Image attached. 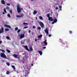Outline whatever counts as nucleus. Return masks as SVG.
Here are the masks:
<instances>
[{
	"label": "nucleus",
	"instance_id": "nucleus-1",
	"mask_svg": "<svg viewBox=\"0 0 77 77\" xmlns=\"http://www.w3.org/2000/svg\"><path fill=\"white\" fill-rule=\"evenodd\" d=\"M0 56L2 57H3V58H5V59H8L7 57H6V55H5V54L4 53H1L0 54Z\"/></svg>",
	"mask_w": 77,
	"mask_h": 77
},
{
	"label": "nucleus",
	"instance_id": "nucleus-2",
	"mask_svg": "<svg viewBox=\"0 0 77 77\" xmlns=\"http://www.w3.org/2000/svg\"><path fill=\"white\" fill-rule=\"evenodd\" d=\"M38 23L42 28H44V25L43 23L42 22L39 21L38 22Z\"/></svg>",
	"mask_w": 77,
	"mask_h": 77
},
{
	"label": "nucleus",
	"instance_id": "nucleus-3",
	"mask_svg": "<svg viewBox=\"0 0 77 77\" xmlns=\"http://www.w3.org/2000/svg\"><path fill=\"white\" fill-rule=\"evenodd\" d=\"M17 11L18 14H20V12H21V8H20V7L18 5L17 6Z\"/></svg>",
	"mask_w": 77,
	"mask_h": 77
},
{
	"label": "nucleus",
	"instance_id": "nucleus-4",
	"mask_svg": "<svg viewBox=\"0 0 77 77\" xmlns=\"http://www.w3.org/2000/svg\"><path fill=\"white\" fill-rule=\"evenodd\" d=\"M3 32H4V29L2 27L1 28V29L0 28V33H3Z\"/></svg>",
	"mask_w": 77,
	"mask_h": 77
},
{
	"label": "nucleus",
	"instance_id": "nucleus-5",
	"mask_svg": "<svg viewBox=\"0 0 77 77\" xmlns=\"http://www.w3.org/2000/svg\"><path fill=\"white\" fill-rule=\"evenodd\" d=\"M44 31L47 35L48 34V28H46V29L44 30Z\"/></svg>",
	"mask_w": 77,
	"mask_h": 77
},
{
	"label": "nucleus",
	"instance_id": "nucleus-6",
	"mask_svg": "<svg viewBox=\"0 0 77 77\" xmlns=\"http://www.w3.org/2000/svg\"><path fill=\"white\" fill-rule=\"evenodd\" d=\"M16 17H17V18H20V17H24V14H22L20 15H17Z\"/></svg>",
	"mask_w": 77,
	"mask_h": 77
},
{
	"label": "nucleus",
	"instance_id": "nucleus-7",
	"mask_svg": "<svg viewBox=\"0 0 77 77\" xmlns=\"http://www.w3.org/2000/svg\"><path fill=\"white\" fill-rule=\"evenodd\" d=\"M24 48L27 51H30V50L28 48V46H24Z\"/></svg>",
	"mask_w": 77,
	"mask_h": 77
},
{
	"label": "nucleus",
	"instance_id": "nucleus-8",
	"mask_svg": "<svg viewBox=\"0 0 77 77\" xmlns=\"http://www.w3.org/2000/svg\"><path fill=\"white\" fill-rule=\"evenodd\" d=\"M4 26L5 27H7L8 28H9L10 29V28H11V26L7 24L4 25Z\"/></svg>",
	"mask_w": 77,
	"mask_h": 77
},
{
	"label": "nucleus",
	"instance_id": "nucleus-9",
	"mask_svg": "<svg viewBox=\"0 0 77 77\" xmlns=\"http://www.w3.org/2000/svg\"><path fill=\"white\" fill-rule=\"evenodd\" d=\"M13 56L15 58H20V57H18V55L16 54H13Z\"/></svg>",
	"mask_w": 77,
	"mask_h": 77
},
{
	"label": "nucleus",
	"instance_id": "nucleus-10",
	"mask_svg": "<svg viewBox=\"0 0 77 77\" xmlns=\"http://www.w3.org/2000/svg\"><path fill=\"white\" fill-rule=\"evenodd\" d=\"M24 34H21L20 35V39H22L24 37Z\"/></svg>",
	"mask_w": 77,
	"mask_h": 77
},
{
	"label": "nucleus",
	"instance_id": "nucleus-11",
	"mask_svg": "<svg viewBox=\"0 0 77 77\" xmlns=\"http://www.w3.org/2000/svg\"><path fill=\"white\" fill-rule=\"evenodd\" d=\"M48 20L49 21H53V18L51 17H48Z\"/></svg>",
	"mask_w": 77,
	"mask_h": 77
},
{
	"label": "nucleus",
	"instance_id": "nucleus-12",
	"mask_svg": "<svg viewBox=\"0 0 77 77\" xmlns=\"http://www.w3.org/2000/svg\"><path fill=\"white\" fill-rule=\"evenodd\" d=\"M44 43L45 44V45H47V39H46L44 41Z\"/></svg>",
	"mask_w": 77,
	"mask_h": 77
},
{
	"label": "nucleus",
	"instance_id": "nucleus-13",
	"mask_svg": "<svg viewBox=\"0 0 77 77\" xmlns=\"http://www.w3.org/2000/svg\"><path fill=\"white\" fill-rule=\"evenodd\" d=\"M1 3L3 5H5V2L4 0H2Z\"/></svg>",
	"mask_w": 77,
	"mask_h": 77
},
{
	"label": "nucleus",
	"instance_id": "nucleus-14",
	"mask_svg": "<svg viewBox=\"0 0 77 77\" xmlns=\"http://www.w3.org/2000/svg\"><path fill=\"white\" fill-rule=\"evenodd\" d=\"M38 52L39 53L40 55H41V56H42V52L41 51H38Z\"/></svg>",
	"mask_w": 77,
	"mask_h": 77
},
{
	"label": "nucleus",
	"instance_id": "nucleus-15",
	"mask_svg": "<svg viewBox=\"0 0 77 77\" xmlns=\"http://www.w3.org/2000/svg\"><path fill=\"white\" fill-rule=\"evenodd\" d=\"M37 12H37V11H36V10H34V11L33 14H34V15H35V14H37Z\"/></svg>",
	"mask_w": 77,
	"mask_h": 77
},
{
	"label": "nucleus",
	"instance_id": "nucleus-16",
	"mask_svg": "<svg viewBox=\"0 0 77 77\" xmlns=\"http://www.w3.org/2000/svg\"><path fill=\"white\" fill-rule=\"evenodd\" d=\"M42 35H38V38H42Z\"/></svg>",
	"mask_w": 77,
	"mask_h": 77
},
{
	"label": "nucleus",
	"instance_id": "nucleus-17",
	"mask_svg": "<svg viewBox=\"0 0 77 77\" xmlns=\"http://www.w3.org/2000/svg\"><path fill=\"white\" fill-rule=\"evenodd\" d=\"M57 21V20L56 19H54V22L55 23H56Z\"/></svg>",
	"mask_w": 77,
	"mask_h": 77
},
{
	"label": "nucleus",
	"instance_id": "nucleus-18",
	"mask_svg": "<svg viewBox=\"0 0 77 77\" xmlns=\"http://www.w3.org/2000/svg\"><path fill=\"white\" fill-rule=\"evenodd\" d=\"M6 38L7 39H9V40H11V39L9 37H8V36H7L6 37Z\"/></svg>",
	"mask_w": 77,
	"mask_h": 77
},
{
	"label": "nucleus",
	"instance_id": "nucleus-19",
	"mask_svg": "<svg viewBox=\"0 0 77 77\" xmlns=\"http://www.w3.org/2000/svg\"><path fill=\"white\" fill-rule=\"evenodd\" d=\"M11 66L12 68H13L14 69V70L15 69V66L14 65H12Z\"/></svg>",
	"mask_w": 77,
	"mask_h": 77
},
{
	"label": "nucleus",
	"instance_id": "nucleus-20",
	"mask_svg": "<svg viewBox=\"0 0 77 77\" xmlns=\"http://www.w3.org/2000/svg\"><path fill=\"white\" fill-rule=\"evenodd\" d=\"M39 18L40 20H43V18L41 16H39Z\"/></svg>",
	"mask_w": 77,
	"mask_h": 77
},
{
	"label": "nucleus",
	"instance_id": "nucleus-21",
	"mask_svg": "<svg viewBox=\"0 0 77 77\" xmlns=\"http://www.w3.org/2000/svg\"><path fill=\"white\" fill-rule=\"evenodd\" d=\"M29 49L30 51H33V48L32 47H31Z\"/></svg>",
	"mask_w": 77,
	"mask_h": 77
},
{
	"label": "nucleus",
	"instance_id": "nucleus-22",
	"mask_svg": "<svg viewBox=\"0 0 77 77\" xmlns=\"http://www.w3.org/2000/svg\"><path fill=\"white\" fill-rule=\"evenodd\" d=\"M6 9L8 10V11H9V7L7 6L6 7Z\"/></svg>",
	"mask_w": 77,
	"mask_h": 77
},
{
	"label": "nucleus",
	"instance_id": "nucleus-23",
	"mask_svg": "<svg viewBox=\"0 0 77 77\" xmlns=\"http://www.w3.org/2000/svg\"><path fill=\"white\" fill-rule=\"evenodd\" d=\"M4 12H5V13H6L7 12L6 11V8H5L4 9Z\"/></svg>",
	"mask_w": 77,
	"mask_h": 77
},
{
	"label": "nucleus",
	"instance_id": "nucleus-24",
	"mask_svg": "<svg viewBox=\"0 0 77 77\" xmlns=\"http://www.w3.org/2000/svg\"><path fill=\"white\" fill-rule=\"evenodd\" d=\"M15 30H16V31H17V30H18V28L17 27H16L15 28Z\"/></svg>",
	"mask_w": 77,
	"mask_h": 77
},
{
	"label": "nucleus",
	"instance_id": "nucleus-25",
	"mask_svg": "<svg viewBox=\"0 0 77 77\" xmlns=\"http://www.w3.org/2000/svg\"><path fill=\"white\" fill-rule=\"evenodd\" d=\"M6 51L8 52V53H10L11 52V51L8 49H6Z\"/></svg>",
	"mask_w": 77,
	"mask_h": 77
},
{
	"label": "nucleus",
	"instance_id": "nucleus-26",
	"mask_svg": "<svg viewBox=\"0 0 77 77\" xmlns=\"http://www.w3.org/2000/svg\"><path fill=\"white\" fill-rule=\"evenodd\" d=\"M20 31H21V29H18L17 31V33H20Z\"/></svg>",
	"mask_w": 77,
	"mask_h": 77
},
{
	"label": "nucleus",
	"instance_id": "nucleus-27",
	"mask_svg": "<svg viewBox=\"0 0 77 77\" xmlns=\"http://www.w3.org/2000/svg\"><path fill=\"white\" fill-rule=\"evenodd\" d=\"M47 17H48V18L50 17V14L48 13L47 14Z\"/></svg>",
	"mask_w": 77,
	"mask_h": 77
},
{
	"label": "nucleus",
	"instance_id": "nucleus-28",
	"mask_svg": "<svg viewBox=\"0 0 77 77\" xmlns=\"http://www.w3.org/2000/svg\"><path fill=\"white\" fill-rule=\"evenodd\" d=\"M7 16L8 17H9L10 18H11V15H10V14H8L7 15Z\"/></svg>",
	"mask_w": 77,
	"mask_h": 77
},
{
	"label": "nucleus",
	"instance_id": "nucleus-29",
	"mask_svg": "<svg viewBox=\"0 0 77 77\" xmlns=\"http://www.w3.org/2000/svg\"><path fill=\"white\" fill-rule=\"evenodd\" d=\"M9 12L10 13H11V14H12V10H10Z\"/></svg>",
	"mask_w": 77,
	"mask_h": 77
},
{
	"label": "nucleus",
	"instance_id": "nucleus-30",
	"mask_svg": "<svg viewBox=\"0 0 77 77\" xmlns=\"http://www.w3.org/2000/svg\"><path fill=\"white\" fill-rule=\"evenodd\" d=\"M21 43L22 44H24V42L23 41L21 42Z\"/></svg>",
	"mask_w": 77,
	"mask_h": 77
},
{
	"label": "nucleus",
	"instance_id": "nucleus-31",
	"mask_svg": "<svg viewBox=\"0 0 77 77\" xmlns=\"http://www.w3.org/2000/svg\"><path fill=\"white\" fill-rule=\"evenodd\" d=\"M6 73V74H9V71H7Z\"/></svg>",
	"mask_w": 77,
	"mask_h": 77
},
{
	"label": "nucleus",
	"instance_id": "nucleus-32",
	"mask_svg": "<svg viewBox=\"0 0 77 77\" xmlns=\"http://www.w3.org/2000/svg\"><path fill=\"white\" fill-rule=\"evenodd\" d=\"M5 31H9V29H8V28H7V29H5Z\"/></svg>",
	"mask_w": 77,
	"mask_h": 77
},
{
	"label": "nucleus",
	"instance_id": "nucleus-33",
	"mask_svg": "<svg viewBox=\"0 0 77 77\" xmlns=\"http://www.w3.org/2000/svg\"><path fill=\"white\" fill-rule=\"evenodd\" d=\"M41 28L40 27H38V30H41Z\"/></svg>",
	"mask_w": 77,
	"mask_h": 77
},
{
	"label": "nucleus",
	"instance_id": "nucleus-34",
	"mask_svg": "<svg viewBox=\"0 0 77 77\" xmlns=\"http://www.w3.org/2000/svg\"><path fill=\"white\" fill-rule=\"evenodd\" d=\"M69 32L70 34H72V32L71 31H69Z\"/></svg>",
	"mask_w": 77,
	"mask_h": 77
},
{
	"label": "nucleus",
	"instance_id": "nucleus-35",
	"mask_svg": "<svg viewBox=\"0 0 77 77\" xmlns=\"http://www.w3.org/2000/svg\"><path fill=\"white\" fill-rule=\"evenodd\" d=\"M6 64H7V65H8V66H9V65H10V64H9V63H8L7 62L6 63Z\"/></svg>",
	"mask_w": 77,
	"mask_h": 77
},
{
	"label": "nucleus",
	"instance_id": "nucleus-36",
	"mask_svg": "<svg viewBox=\"0 0 77 77\" xmlns=\"http://www.w3.org/2000/svg\"><path fill=\"white\" fill-rule=\"evenodd\" d=\"M23 24H24V25H25V24H27L26 25V26H27V23H25V22L23 23Z\"/></svg>",
	"mask_w": 77,
	"mask_h": 77
},
{
	"label": "nucleus",
	"instance_id": "nucleus-37",
	"mask_svg": "<svg viewBox=\"0 0 77 77\" xmlns=\"http://www.w3.org/2000/svg\"><path fill=\"white\" fill-rule=\"evenodd\" d=\"M32 28L33 29H36V26H33Z\"/></svg>",
	"mask_w": 77,
	"mask_h": 77
},
{
	"label": "nucleus",
	"instance_id": "nucleus-38",
	"mask_svg": "<svg viewBox=\"0 0 77 77\" xmlns=\"http://www.w3.org/2000/svg\"><path fill=\"white\" fill-rule=\"evenodd\" d=\"M1 51L2 52H3V53H5V51L3 50H1Z\"/></svg>",
	"mask_w": 77,
	"mask_h": 77
},
{
	"label": "nucleus",
	"instance_id": "nucleus-39",
	"mask_svg": "<svg viewBox=\"0 0 77 77\" xmlns=\"http://www.w3.org/2000/svg\"><path fill=\"white\" fill-rule=\"evenodd\" d=\"M27 28H28V27H27V26H25L23 27V29H27Z\"/></svg>",
	"mask_w": 77,
	"mask_h": 77
},
{
	"label": "nucleus",
	"instance_id": "nucleus-40",
	"mask_svg": "<svg viewBox=\"0 0 77 77\" xmlns=\"http://www.w3.org/2000/svg\"><path fill=\"white\" fill-rule=\"evenodd\" d=\"M24 76H25V77H27V74L25 75H23Z\"/></svg>",
	"mask_w": 77,
	"mask_h": 77
},
{
	"label": "nucleus",
	"instance_id": "nucleus-41",
	"mask_svg": "<svg viewBox=\"0 0 77 77\" xmlns=\"http://www.w3.org/2000/svg\"><path fill=\"white\" fill-rule=\"evenodd\" d=\"M7 5L8 6H10V4L7 3Z\"/></svg>",
	"mask_w": 77,
	"mask_h": 77
},
{
	"label": "nucleus",
	"instance_id": "nucleus-42",
	"mask_svg": "<svg viewBox=\"0 0 77 77\" xmlns=\"http://www.w3.org/2000/svg\"><path fill=\"white\" fill-rule=\"evenodd\" d=\"M37 41V39H36V38H35V42H36V41Z\"/></svg>",
	"mask_w": 77,
	"mask_h": 77
},
{
	"label": "nucleus",
	"instance_id": "nucleus-43",
	"mask_svg": "<svg viewBox=\"0 0 77 77\" xmlns=\"http://www.w3.org/2000/svg\"><path fill=\"white\" fill-rule=\"evenodd\" d=\"M43 48H44V49H45V48H46V47H44Z\"/></svg>",
	"mask_w": 77,
	"mask_h": 77
},
{
	"label": "nucleus",
	"instance_id": "nucleus-44",
	"mask_svg": "<svg viewBox=\"0 0 77 77\" xmlns=\"http://www.w3.org/2000/svg\"><path fill=\"white\" fill-rule=\"evenodd\" d=\"M2 43V41H0V44H1Z\"/></svg>",
	"mask_w": 77,
	"mask_h": 77
},
{
	"label": "nucleus",
	"instance_id": "nucleus-45",
	"mask_svg": "<svg viewBox=\"0 0 77 77\" xmlns=\"http://www.w3.org/2000/svg\"><path fill=\"white\" fill-rule=\"evenodd\" d=\"M54 23H55V22H54H54H53L52 23V24H54Z\"/></svg>",
	"mask_w": 77,
	"mask_h": 77
},
{
	"label": "nucleus",
	"instance_id": "nucleus-46",
	"mask_svg": "<svg viewBox=\"0 0 77 77\" xmlns=\"http://www.w3.org/2000/svg\"><path fill=\"white\" fill-rule=\"evenodd\" d=\"M56 9H58V7H56Z\"/></svg>",
	"mask_w": 77,
	"mask_h": 77
},
{
	"label": "nucleus",
	"instance_id": "nucleus-47",
	"mask_svg": "<svg viewBox=\"0 0 77 77\" xmlns=\"http://www.w3.org/2000/svg\"><path fill=\"white\" fill-rule=\"evenodd\" d=\"M51 35L50 34L49 35V37H51Z\"/></svg>",
	"mask_w": 77,
	"mask_h": 77
},
{
	"label": "nucleus",
	"instance_id": "nucleus-48",
	"mask_svg": "<svg viewBox=\"0 0 77 77\" xmlns=\"http://www.w3.org/2000/svg\"><path fill=\"white\" fill-rule=\"evenodd\" d=\"M3 14L4 15H5V12H3Z\"/></svg>",
	"mask_w": 77,
	"mask_h": 77
},
{
	"label": "nucleus",
	"instance_id": "nucleus-49",
	"mask_svg": "<svg viewBox=\"0 0 77 77\" xmlns=\"http://www.w3.org/2000/svg\"><path fill=\"white\" fill-rule=\"evenodd\" d=\"M59 8H62V6H59Z\"/></svg>",
	"mask_w": 77,
	"mask_h": 77
},
{
	"label": "nucleus",
	"instance_id": "nucleus-50",
	"mask_svg": "<svg viewBox=\"0 0 77 77\" xmlns=\"http://www.w3.org/2000/svg\"><path fill=\"white\" fill-rule=\"evenodd\" d=\"M20 9H21V10H23V8H20Z\"/></svg>",
	"mask_w": 77,
	"mask_h": 77
},
{
	"label": "nucleus",
	"instance_id": "nucleus-51",
	"mask_svg": "<svg viewBox=\"0 0 77 77\" xmlns=\"http://www.w3.org/2000/svg\"><path fill=\"white\" fill-rule=\"evenodd\" d=\"M31 31H30V30H29V31H28V32H29V33H30V32H31Z\"/></svg>",
	"mask_w": 77,
	"mask_h": 77
},
{
	"label": "nucleus",
	"instance_id": "nucleus-52",
	"mask_svg": "<svg viewBox=\"0 0 77 77\" xmlns=\"http://www.w3.org/2000/svg\"><path fill=\"white\" fill-rule=\"evenodd\" d=\"M33 34H34V33L33 32H32V35H33Z\"/></svg>",
	"mask_w": 77,
	"mask_h": 77
},
{
	"label": "nucleus",
	"instance_id": "nucleus-53",
	"mask_svg": "<svg viewBox=\"0 0 77 77\" xmlns=\"http://www.w3.org/2000/svg\"><path fill=\"white\" fill-rule=\"evenodd\" d=\"M36 20H38V17H36Z\"/></svg>",
	"mask_w": 77,
	"mask_h": 77
},
{
	"label": "nucleus",
	"instance_id": "nucleus-54",
	"mask_svg": "<svg viewBox=\"0 0 77 77\" xmlns=\"http://www.w3.org/2000/svg\"><path fill=\"white\" fill-rule=\"evenodd\" d=\"M31 65L32 66H33V64H31Z\"/></svg>",
	"mask_w": 77,
	"mask_h": 77
},
{
	"label": "nucleus",
	"instance_id": "nucleus-55",
	"mask_svg": "<svg viewBox=\"0 0 77 77\" xmlns=\"http://www.w3.org/2000/svg\"><path fill=\"white\" fill-rule=\"evenodd\" d=\"M60 9L61 11H62V9L60 8Z\"/></svg>",
	"mask_w": 77,
	"mask_h": 77
},
{
	"label": "nucleus",
	"instance_id": "nucleus-56",
	"mask_svg": "<svg viewBox=\"0 0 77 77\" xmlns=\"http://www.w3.org/2000/svg\"><path fill=\"white\" fill-rule=\"evenodd\" d=\"M29 9H30V6H29Z\"/></svg>",
	"mask_w": 77,
	"mask_h": 77
},
{
	"label": "nucleus",
	"instance_id": "nucleus-57",
	"mask_svg": "<svg viewBox=\"0 0 77 77\" xmlns=\"http://www.w3.org/2000/svg\"><path fill=\"white\" fill-rule=\"evenodd\" d=\"M23 60H24V58H23Z\"/></svg>",
	"mask_w": 77,
	"mask_h": 77
},
{
	"label": "nucleus",
	"instance_id": "nucleus-58",
	"mask_svg": "<svg viewBox=\"0 0 77 77\" xmlns=\"http://www.w3.org/2000/svg\"><path fill=\"white\" fill-rule=\"evenodd\" d=\"M37 40H39V39H37Z\"/></svg>",
	"mask_w": 77,
	"mask_h": 77
},
{
	"label": "nucleus",
	"instance_id": "nucleus-59",
	"mask_svg": "<svg viewBox=\"0 0 77 77\" xmlns=\"http://www.w3.org/2000/svg\"><path fill=\"white\" fill-rule=\"evenodd\" d=\"M33 1V0H31L32 2V1Z\"/></svg>",
	"mask_w": 77,
	"mask_h": 77
}]
</instances>
